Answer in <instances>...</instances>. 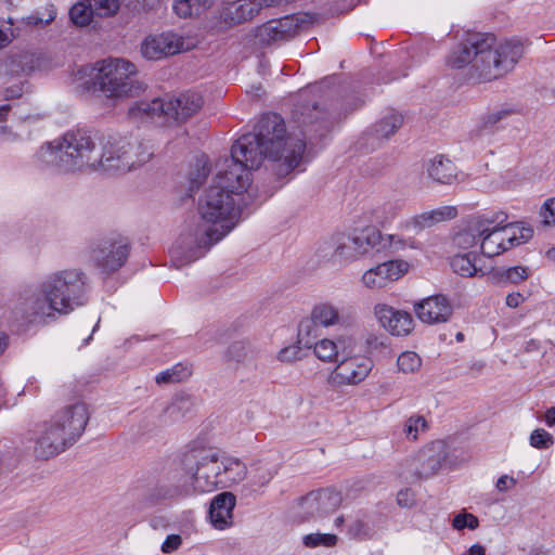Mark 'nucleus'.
<instances>
[{
	"instance_id": "obj_23",
	"label": "nucleus",
	"mask_w": 555,
	"mask_h": 555,
	"mask_svg": "<svg viewBox=\"0 0 555 555\" xmlns=\"http://www.w3.org/2000/svg\"><path fill=\"white\" fill-rule=\"evenodd\" d=\"M235 504L236 498L232 492H221L212 499L209 507V519L216 529L223 530L232 526Z\"/></svg>"
},
{
	"instance_id": "obj_9",
	"label": "nucleus",
	"mask_w": 555,
	"mask_h": 555,
	"mask_svg": "<svg viewBox=\"0 0 555 555\" xmlns=\"http://www.w3.org/2000/svg\"><path fill=\"white\" fill-rule=\"evenodd\" d=\"M380 243L382 232L377 228H356L337 237L333 256L341 263L349 264L364 258L374 249L379 250Z\"/></svg>"
},
{
	"instance_id": "obj_51",
	"label": "nucleus",
	"mask_w": 555,
	"mask_h": 555,
	"mask_svg": "<svg viewBox=\"0 0 555 555\" xmlns=\"http://www.w3.org/2000/svg\"><path fill=\"white\" fill-rule=\"evenodd\" d=\"M301 344L297 341L296 345L287 346L281 349L278 353V359L281 362L294 363L301 359Z\"/></svg>"
},
{
	"instance_id": "obj_53",
	"label": "nucleus",
	"mask_w": 555,
	"mask_h": 555,
	"mask_svg": "<svg viewBox=\"0 0 555 555\" xmlns=\"http://www.w3.org/2000/svg\"><path fill=\"white\" fill-rule=\"evenodd\" d=\"M540 215L543 223L551 225L555 224V198L547 199L541 208Z\"/></svg>"
},
{
	"instance_id": "obj_64",
	"label": "nucleus",
	"mask_w": 555,
	"mask_h": 555,
	"mask_svg": "<svg viewBox=\"0 0 555 555\" xmlns=\"http://www.w3.org/2000/svg\"><path fill=\"white\" fill-rule=\"evenodd\" d=\"M8 109H9V107H8V106H0V118L2 117V115H3L4 113H7V111H8Z\"/></svg>"
},
{
	"instance_id": "obj_20",
	"label": "nucleus",
	"mask_w": 555,
	"mask_h": 555,
	"mask_svg": "<svg viewBox=\"0 0 555 555\" xmlns=\"http://www.w3.org/2000/svg\"><path fill=\"white\" fill-rule=\"evenodd\" d=\"M414 312L423 323L434 325L448 322L453 309L444 296L437 295L415 304Z\"/></svg>"
},
{
	"instance_id": "obj_10",
	"label": "nucleus",
	"mask_w": 555,
	"mask_h": 555,
	"mask_svg": "<svg viewBox=\"0 0 555 555\" xmlns=\"http://www.w3.org/2000/svg\"><path fill=\"white\" fill-rule=\"evenodd\" d=\"M345 324V318L340 310L331 301H321L315 304L309 315L304 318L298 325V343L310 345L313 339L322 335V328L341 326Z\"/></svg>"
},
{
	"instance_id": "obj_2",
	"label": "nucleus",
	"mask_w": 555,
	"mask_h": 555,
	"mask_svg": "<svg viewBox=\"0 0 555 555\" xmlns=\"http://www.w3.org/2000/svg\"><path fill=\"white\" fill-rule=\"evenodd\" d=\"M524 54L518 40L495 46L491 34L474 33L461 40L450 52L447 64L451 68L465 69L474 82H489L509 73Z\"/></svg>"
},
{
	"instance_id": "obj_1",
	"label": "nucleus",
	"mask_w": 555,
	"mask_h": 555,
	"mask_svg": "<svg viewBox=\"0 0 555 555\" xmlns=\"http://www.w3.org/2000/svg\"><path fill=\"white\" fill-rule=\"evenodd\" d=\"M305 147L302 139L286 135L284 120L279 115H264L256 132L238 138L232 145L231 157L218 164L211 185L232 195L238 193L249 204L251 170L258 169L267 157L279 162V173H288L299 165Z\"/></svg>"
},
{
	"instance_id": "obj_31",
	"label": "nucleus",
	"mask_w": 555,
	"mask_h": 555,
	"mask_svg": "<svg viewBox=\"0 0 555 555\" xmlns=\"http://www.w3.org/2000/svg\"><path fill=\"white\" fill-rule=\"evenodd\" d=\"M302 346L307 349H313L314 356L324 363L338 362V343L331 338L313 339L310 345Z\"/></svg>"
},
{
	"instance_id": "obj_11",
	"label": "nucleus",
	"mask_w": 555,
	"mask_h": 555,
	"mask_svg": "<svg viewBox=\"0 0 555 555\" xmlns=\"http://www.w3.org/2000/svg\"><path fill=\"white\" fill-rule=\"evenodd\" d=\"M77 427L78 423L74 424L73 427L69 426V428L64 431L53 416L44 422L35 447L36 457L48 460L64 452L76 442L72 436L78 430Z\"/></svg>"
},
{
	"instance_id": "obj_19",
	"label": "nucleus",
	"mask_w": 555,
	"mask_h": 555,
	"mask_svg": "<svg viewBox=\"0 0 555 555\" xmlns=\"http://www.w3.org/2000/svg\"><path fill=\"white\" fill-rule=\"evenodd\" d=\"M373 312L380 326L391 335L406 336L414 327L413 318L409 312L397 310L387 304H376Z\"/></svg>"
},
{
	"instance_id": "obj_32",
	"label": "nucleus",
	"mask_w": 555,
	"mask_h": 555,
	"mask_svg": "<svg viewBox=\"0 0 555 555\" xmlns=\"http://www.w3.org/2000/svg\"><path fill=\"white\" fill-rule=\"evenodd\" d=\"M420 243L412 236H405L400 233L386 234L382 233L380 249H388L393 254L402 253L406 249H418Z\"/></svg>"
},
{
	"instance_id": "obj_6",
	"label": "nucleus",
	"mask_w": 555,
	"mask_h": 555,
	"mask_svg": "<svg viewBox=\"0 0 555 555\" xmlns=\"http://www.w3.org/2000/svg\"><path fill=\"white\" fill-rule=\"evenodd\" d=\"M85 275L77 270H65L50 275L40 287V297L29 302L31 320L53 318L54 313L66 314L85 300Z\"/></svg>"
},
{
	"instance_id": "obj_30",
	"label": "nucleus",
	"mask_w": 555,
	"mask_h": 555,
	"mask_svg": "<svg viewBox=\"0 0 555 555\" xmlns=\"http://www.w3.org/2000/svg\"><path fill=\"white\" fill-rule=\"evenodd\" d=\"M427 172L433 180L443 184H450L456 179L455 165L442 156H437L429 163Z\"/></svg>"
},
{
	"instance_id": "obj_3",
	"label": "nucleus",
	"mask_w": 555,
	"mask_h": 555,
	"mask_svg": "<svg viewBox=\"0 0 555 555\" xmlns=\"http://www.w3.org/2000/svg\"><path fill=\"white\" fill-rule=\"evenodd\" d=\"M248 203L210 185L198 204V214L205 224L195 233L194 246H189L184 258L188 262L202 257L214 244L222 240L237 224L243 207Z\"/></svg>"
},
{
	"instance_id": "obj_26",
	"label": "nucleus",
	"mask_w": 555,
	"mask_h": 555,
	"mask_svg": "<svg viewBox=\"0 0 555 555\" xmlns=\"http://www.w3.org/2000/svg\"><path fill=\"white\" fill-rule=\"evenodd\" d=\"M260 10L254 0H235L223 5L220 17L227 25H236L251 20Z\"/></svg>"
},
{
	"instance_id": "obj_63",
	"label": "nucleus",
	"mask_w": 555,
	"mask_h": 555,
	"mask_svg": "<svg viewBox=\"0 0 555 555\" xmlns=\"http://www.w3.org/2000/svg\"><path fill=\"white\" fill-rule=\"evenodd\" d=\"M344 521H345L344 516H338V517L335 519V525H336L337 527H340V526L344 524Z\"/></svg>"
},
{
	"instance_id": "obj_15",
	"label": "nucleus",
	"mask_w": 555,
	"mask_h": 555,
	"mask_svg": "<svg viewBox=\"0 0 555 555\" xmlns=\"http://www.w3.org/2000/svg\"><path fill=\"white\" fill-rule=\"evenodd\" d=\"M410 263L402 259H392L376 264L363 272L362 285L371 291L382 289L408 273Z\"/></svg>"
},
{
	"instance_id": "obj_47",
	"label": "nucleus",
	"mask_w": 555,
	"mask_h": 555,
	"mask_svg": "<svg viewBox=\"0 0 555 555\" xmlns=\"http://www.w3.org/2000/svg\"><path fill=\"white\" fill-rule=\"evenodd\" d=\"M94 13L101 17H109L115 15L120 8L118 0H90Z\"/></svg>"
},
{
	"instance_id": "obj_55",
	"label": "nucleus",
	"mask_w": 555,
	"mask_h": 555,
	"mask_svg": "<svg viewBox=\"0 0 555 555\" xmlns=\"http://www.w3.org/2000/svg\"><path fill=\"white\" fill-rule=\"evenodd\" d=\"M516 483H517V480L514 477L508 476V475H503L498 479L495 488L500 492H506L509 489L514 488L516 486Z\"/></svg>"
},
{
	"instance_id": "obj_37",
	"label": "nucleus",
	"mask_w": 555,
	"mask_h": 555,
	"mask_svg": "<svg viewBox=\"0 0 555 555\" xmlns=\"http://www.w3.org/2000/svg\"><path fill=\"white\" fill-rule=\"evenodd\" d=\"M403 124V116L399 113L390 112L383 116L374 127L375 133L380 139H387L395 134Z\"/></svg>"
},
{
	"instance_id": "obj_25",
	"label": "nucleus",
	"mask_w": 555,
	"mask_h": 555,
	"mask_svg": "<svg viewBox=\"0 0 555 555\" xmlns=\"http://www.w3.org/2000/svg\"><path fill=\"white\" fill-rule=\"evenodd\" d=\"M488 214L469 219L465 227L454 236L456 246L463 249H468L477 244H481L482 234L488 229Z\"/></svg>"
},
{
	"instance_id": "obj_13",
	"label": "nucleus",
	"mask_w": 555,
	"mask_h": 555,
	"mask_svg": "<svg viewBox=\"0 0 555 555\" xmlns=\"http://www.w3.org/2000/svg\"><path fill=\"white\" fill-rule=\"evenodd\" d=\"M311 23L308 14H293L272 20L257 29L256 37L262 44L287 40L304 30Z\"/></svg>"
},
{
	"instance_id": "obj_61",
	"label": "nucleus",
	"mask_w": 555,
	"mask_h": 555,
	"mask_svg": "<svg viewBox=\"0 0 555 555\" xmlns=\"http://www.w3.org/2000/svg\"><path fill=\"white\" fill-rule=\"evenodd\" d=\"M8 338L4 334L0 335V354L5 350L8 346Z\"/></svg>"
},
{
	"instance_id": "obj_8",
	"label": "nucleus",
	"mask_w": 555,
	"mask_h": 555,
	"mask_svg": "<svg viewBox=\"0 0 555 555\" xmlns=\"http://www.w3.org/2000/svg\"><path fill=\"white\" fill-rule=\"evenodd\" d=\"M248 467L240 459L225 453L210 452L202 457L193 475V487L198 492L230 488L247 478Z\"/></svg>"
},
{
	"instance_id": "obj_60",
	"label": "nucleus",
	"mask_w": 555,
	"mask_h": 555,
	"mask_svg": "<svg viewBox=\"0 0 555 555\" xmlns=\"http://www.w3.org/2000/svg\"><path fill=\"white\" fill-rule=\"evenodd\" d=\"M544 421L546 425L554 426L555 425V406H552L546 410L544 415Z\"/></svg>"
},
{
	"instance_id": "obj_56",
	"label": "nucleus",
	"mask_w": 555,
	"mask_h": 555,
	"mask_svg": "<svg viewBox=\"0 0 555 555\" xmlns=\"http://www.w3.org/2000/svg\"><path fill=\"white\" fill-rule=\"evenodd\" d=\"M163 0H135L140 10L152 11L160 7Z\"/></svg>"
},
{
	"instance_id": "obj_59",
	"label": "nucleus",
	"mask_w": 555,
	"mask_h": 555,
	"mask_svg": "<svg viewBox=\"0 0 555 555\" xmlns=\"http://www.w3.org/2000/svg\"><path fill=\"white\" fill-rule=\"evenodd\" d=\"M364 527L361 520H357L349 527V533L353 537H359L365 531Z\"/></svg>"
},
{
	"instance_id": "obj_7",
	"label": "nucleus",
	"mask_w": 555,
	"mask_h": 555,
	"mask_svg": "<svg viewBox=\"0 0 555 555\" xmlns=\"http://www.w3.org/2000/svg\"><path fill=\"white\" fill-rule=\"evenodd\" d=\"M99 145L96 170L127 172L147 163L153 156L150 144L114 133L102 134Z\"/></svg>"
},
{
	"instance_id": "obj_24",
	"label": "nucleus",
	"mask_w": 555,
	"mask_h": 555,
	"mask_svg": "<svg viewBox=\"0 0 555 555\" xmlns=\"http://www.w3.org/2000/svg\"><path fill=\"white\" fill-rule=\"evenodd\" d=\"M53 418L64 429V431L67 430L69 426L73 427L74 424L78 423V430L72 436V438L77 441L85 431L89 422V412L82 402L77 401L60 409L53 415Z\"/></svg>"
},
{
	"instance_id": "obj_16",
	"label": "nucleus",
	"mask_w": 555,
	"mask_h": 555,
	"mask_svg": "<svg viewBox=\"0 0 555 555\" xmlns=\"http://www.w3.org/2000/svg\"><path fill=\"white\" fill-rule=\"evenodd\" d=\"M373 367L372 361L363 356H353L339 361L328 376L334 386L358 385Z\"/></svg>"
},
{
	"instance_id": "obj_54",
	"label": "nucleus",
	"mask_w": 555,
	"mask_h": 555,
	"mask_svg": "<svg viewBox=\"0 0 555 555\" xmlns=\"http://www.w3.org/2000/svg\"><path fill=\"white\" fill-rule=\"evenodd\" d=\"M182 543V538L179 534H169L162 544L163 553H172L177 551Z\"/></svg>"
},
{
	"instance_id": "obj_46",
	"label": "nucleus",
	"mask_w": 555,
	"mask_h": 555,
	"mask_svg": "<svg viewBox=\"0 0 555 555\" xmlns=\"http://www.w3.org/2000/svg\"><path fill=\"white\" fill-rule=\"evenodd\" d=\"M208 173L209 168L206 162L199 160L189 175V190L191 192L197 191L206 181Z\"/></svg>"
},
{
	"instance_id": "obj_57",
	"label": "nucleus",
	"mask_w": 555,
	"mask_h": 555,
	"mask_svg": "<svg viewBox=\"0 0 555 555\" xmlns=\"http://www.w3.org/2000/svg\"><path fill=\"white\" fill-rule=\"evenodd\" d=\"M525 298L520 293H512L506 296V305L509 308H517L524 302Z\"/></svg>"
},
{
	"instance_id": "obj_48",
	"label": "nucleus",
	"mask_w": 555,
	"mask_h": 555,
	"mask_svg": "<svg viewBox=\"0 0 555 555\" xmlns=\"http://www.w3.org/2000/svg\"><path fill=\"white\" fill-rule=\"evenodd\" d=\"M320 121L319 126L314 129L315 132H320L322 134L323 130H327L330 126V120L326 117L325 113L321 111L319 106H313L311 113L308 115V120L304 119V124L307 126H313L314 122Z\"/></svg>"
},
{
	"instance_id": "obj_17",
	"label": "nucleus",
	"mask_w": 555,
	"mask_h": 555,
	"mask_svg": "<svg viewBox=\"0 0 555 555\" xmlns=\"http://www.w3.org/2000/svg\"><path fill=\"white\" fill-rule=\"evenodd\" d=\"M341 495L334 490L310 492L301 499L300 509L305 520L324 518L335 512L341 504Z\"/></svg>"
},
{
	"instance_id": "obj_35",
	"label": "nucleus",
	"mask_w": 555,
	"mask_h": 555,
	"mask_svg": "<svg viewBox=\"0 0 555 555\" xmlns=\"http://www.w3.org/2000/svg\"><path fill=\"white\" fill-rule=\"evenodd\" d=\"M215 0H175L173 11L180 17L198 15L214 4Z\"/></svg>"
},
{
	"instance_id": "obj_22",
	"label": "nucleus",
	"mask_w": 555,
	"mask_h": 555,
	"mask_svg": "<svg viewBox=\"0 0 555 555\" xmlns=\"http://www.w3.org/2000/svg\"><path fill=\"white\" fill-rule=\"evenodd\" d=\"M203 105V99L198 93L185 92L165 101V117L178 122H183L195 115Z\"/></svg>"
},
{
	"instance_id": "obj_36",
	"label": "nucleus",
	"mask_w": 555,
	"mask_h": 555,
	"mask_svg": "<svg viewBox=\"0 0 555 555\" xmlns=\"http://www.w3.org/2000/svg\"><path fill=\"white\" fill-rule=\"evenodd\" d=\"M131 117L141 116H165V100L153 99L152 101H140L131 105L128 109Z\"/></svg>"
},
{
	"instance_id": "obj_39",
	"label": "nucleus",
	"mask_w": 555,
	"mask_h": 555,
	"mask_svg": "<svg viewBox=\"0 0 555 555\" xmlns=\"http://www.w3.org/2000/svg\"><path fill=\"white\" fill-rule=\"evenodd\" d=\"M94 14L90 0L78 1L69 10L70 21L78 27L89 25Z\"/></svg>"
},
{
	"instance_id": "obj_42",
	"label": "nucleus",
	"mask_w": 555,
	"mask_h": 555,
	"mask_svg": "<svg viewBox=\"0 0 555 555\" xmlns=\"http://www.w3.org/2000/svg\"><path fill=\"white\" fill-rule=\"evenodd\" d=\"M428 429V423L422 415L415 414L410 416L403 425V434L408 440H417L421 433Z\"/></svg>"
},
{
	"instance_id": "obj_41",
	"label": "nucleus",
	"mask_w": 555,
	"mask_h": 555,
	"mask_svg": "<svg viewBox=\"0 0 555 555\" xmlns=\"http://www.w3.org/2000/svg\"><path fill=\"white\" fill-rule=\"evenodd\" d=\"M529 276V269L524 266H515L501 269L495 272V278L500 283L518 284Z\"/></svg>"
},
{
	"instance_id": "obj_40",
	"label": "nucleus",
	"mask_w": 555,
	"mask_h": 555,
	"mask_svg": "<svg viewBox=\"0 0 555 555\" xmlns=\"http://www.w3.org/2000/svg\"><path fill=\"white\" fill-rule=\"evenodd\" d=\"M508 247H515L528 242L532 237V230L520 224L504 227Z\"/></svg>"
},
{
	"instance_id": "obj_52",
	"label": "nucleus",
	"mask_w": 555,
	"mask_h": 555,
	"mask_svg": "<svg viewBox=\"0 0 555 555\" xmlns=\"http://www.w3.org/2000/svg\"><path fill=\"white\" fill-rule=\"evenodd\" d=\"M5 23L9 24L8 27L4 24L0 25V49L7 47L16 36L15 30L12 28L13 18L8 17Z\"/></svg>"
},
{
	"instance_id": "obj_45",
	"label": "nucleus",
	"mask_w": 555,
	"mask_h": 555,
	"mask_svg": "<svg viewBox=\"0 0 555 555\" xmlns=\"http://www.w3.org/2000/svg\"><path fill=\"white\" fill-rule=\"evenodd\" d=\"M56 16V10L53 4L49 3L40 8L29 16H27V23L29 25H48L54 21Z\"/></svg>"
},
{
	"instance_id": "obj_62",
	"label": "nucleus",
	"mask_w": 555,
	"mask_h": 555,
	"mask_svg": "<svg viewBox=\"0 0 555 555\" xmlns=\"http://www.w3.org/2000/svg\"><path fill=\"white\" fill-rule=\"evenodd\" d=\"M546 257L551 260H554L555 261V247L548 249L546 251Z\"/></svg>"
},
{
	"instance_id": "obj_18",
	"label": "nucleus",
	"mask_w": 555,
	"mask_h": 555,
	"mask_svg": "<svg viewBox=\"0 0 555 555\" xmlns=\"http://www.w3.org/2000/svg\"><path fill=\"white\" fill-rule=\"evenodd\" d=\"M507 219L503 211L492 215L488 214V231L482 234L480 251L487 257L498 256L509 249L504 227L502 225Z\"/></svg>"
},
{
	"instance_id": "obj_12",
	"label": "nucleus",
	"mask_w": 555,
	"mask_h": 555,
	"mask_svg": "<svg viewBox=\"0 0 555 555\" xmlns=\"http://www.w3.org/2000/svg\"><path fill=\"white\" fill-rule=\"evenodd\" d=\"M129 255V242L119 234L101 238L91 249L92 260L106 272L118 270Z\"/></svg>"
},
{
	"instance_id": "obj_44",
	"label": "nucleus",
	"mask_w": 555,
	"mask_h": 555,
	"mask_svg": "<svg viewBox=\"0 0 555 555\" xmlns=\"http://www.w3.org/2000/svg\"><path fill=\"white\" fill-rule=\"evenodd\" d=\"M397 365L400 372L404 374H412L421 369L422 359L414 351H404L398 357Z\"/></svg>"
},
{
	"instance_id": "obj_4",
	"label": "nucleus",
	"mask_w": 555,
	"mask_h": 555,
	"mask_svg": "<svg viewBox=\"0 0 555 555\" xmlns=\"http://www.w3.org/2000/svg\"><path fill=\"white\" fill-rule=\"evenodd\" d=\"M137 67L125 59H106L77 70L76 79L87 90L100 91L114 102L140 95L146 86L135 79Z\"/></svg>"
},
{
	"instance_id": "obj_43",
	"label": "nucleus",
	"mask_w": 555,
	"mask_h": 555,
	"mask_svg": "<svg viewBox=\"0 0 555 555\" xmlns=\"http://www.w3.org/2000/svg\"><path fill=\"white\" fill-rule=\"evenodd\" d=\"M337 541H338L337 535L332 534V533L314 532V533L306 534L302 538L304 545L307 547H310V548H314V547H319V546L333 547L337 544Z\"/></svg>"
},
{
	"instance_id": "obj_5",
	"label": "nucleus",
	"mask_w": 555,
	"mask_h": 555,
	"mask_svg": "<svg viewBox=\"0 0 555 555\" xmlns=\"http://www.w3.org/2000/svg\"><path fill=\"white\" fill-rule=\"evenodd\" d=\"M37 159L59 172L96 170L98 144L83 129L68 130L43 144L37 152Z\"/></svg>"
},
{
	"instance_id": "obj_58",
	"label": "nucleus",
	"mask_w": 555,
	"mask_h": 555,
	"mask_svg": "<svg viewBox=\"0 0 555 555\" xmlns=\"http://www.w3.org/2000/svg\"><path fill=\"white\" fill-rule=\"evenodd\" d=\"M24 92V83H16L14 87H10L7 89L5 95L8 98H20Z\"/></svg>"
},
{
	"instance_id": "obj_38",
	"label": "nucleus",
	"mask_w": 555,
	"mask_h": 555,
	"mask_svg": "<svg viewBox=\"0 0 555 555\" xmlns=\"http://www.w3.org/2000/svg\"><path fill=\"white\" fill-rule=\"evenodd\" d=\"M191 375V366L183 363H177L172 367L157 374L155 377V382L158 385H169L175 383H181L188 379Z\"/></svg>"
},
{
	"instance_id": "obj_21",
	"label": "nucleus",
	"mask_w": 555,
	"mask_h": 555,
	"mask_svg": "<svg viewBox=\"0 0 555 555\" xmlns=\"http://www.w3.org/2000/svg\"><path fill=\"white\" fill-rule=\"evenodd\" d=\"M457 216L455 206H440L438 208L423 211L402 221L399 228L406 232L420 233L425 229L431 228L440 222L452 220Z\"/></svg>"
},
{
	"instance_id": "obj_28",
	"label": "nucleus",
	"mask_w": 555,
	"mask_h": 555,
	"mask_svg": "<svg viewBox=\"0 0 555 555\" xmlns=\"http://www.w3.org/2000/svg\"><path fill=\"white\" fill-rule=\"evenodd\" d=\"M414 475L418 479H427L438 473L441 467V456L433 449L422 450L412 461Z\"/></svg>"
},
{
	"instance_id": "obj_14",
	"label": "nucleus",
	"mask_w": 555,
	"mask_h": 555,
	"mask_svg": "<svg viewBox=\"0 0 555 555\" xmlns=\"http://www.w3.org/2000/svg\"><path fill=\"white\" fill-rule=\"evenodd\" d=\"M194 43L173 33L147 36L141 44V53L147 60H160L189 51Z\"/></svg>"
},
{
	"instance_id": "obj_27",
	"label": "nucleus",
	"mask_w": 555,
	"mask_h": 555,
	"mask_svg": "<svg viewBox=\"0 0 555 555\" xmlns=\"http://www.w3.org/2000/svg\"><path fill=\"white\" fill-rule=\"evenodd\" d=\"M194 402L189 396H177L159 414V422L163 425H171L183 420L192 412Z\"/></svg>"
},
{
	"instance_id": "obj_29",
	"label": "nucleus",
	"mask_w": 555,
	"mask_h": 555,
	"mask_svg": "<svg viewBox=\"0 0 555 555\" xmlns=\"http://www.w3.org/2000/svg\"><path fill=\"white\" fill-rule=\"evenodd\" d=\"M278 473L276 465L269 460H256L250 463L247 478L251 488H263Z\"/></svg>"
},
{
	"instance_id": "obj_50",
	"label": "nucleus",
	"mask_w": 555,
	"mask_h": 555,
	"mask_svg": "<svg viewBox=\"0 0 555 555\" xmlns=\"http://www.w3.org/2000/svg\"><path fill=\"white\" fill-rule=\"evenodd\" d=\"M452 526L456 530H463L464 528L475 530L479 526V520L473 514L460 513L453 518Z\"/></svg>"
},
{
	"instance_id": "obj_49",
	"label": "nucleus",
	"mask_w": 555,
	"mask_h": 555,
	"mask_svg": "<svg viewBox=\"0 0 555 555\" xmlns=\"http://www.w3.org/2000/svg\"><path fill=\"white\" fill-rule=\"evenodd\" d=\"M530 444L535 449H548L554 444V438L545 429L537 428L530 435Z\"/></svg>"
},
{
	"instance_id": "obj_33",
	"label": "nucleus",
	"mask_w": 555,
	"mask_h": 555,
	"mask_svg": "<svg viewBox=\"0 0 555 555\" xmlns=\"http://www.w3.org/2000/svg\"><path fill=\"white\" fill-rule=\"evenodd\" d=\"M450 264L456 274L464 278H473L479 274H485L482 269L477 267L475 256L472 253L453 256L451 258Z\"/></svg>"
},
{
	"instance_id": "obj_34",
	"label": "nucleus",
	"mask_w": 555,
	"mask_h": 555,
	"mask_svg": "<svg viewBox=\"0 0 555 555\" xmlns=\"http://www.w3.org/2000/svg\"><path fill=\"white\" fill-rule=\"evenodd\" d=\"M513 114L509 108H494L481 114L476 120V128L479 131L494 130L503 120Z\"/></svg>"
}]
</instances>
